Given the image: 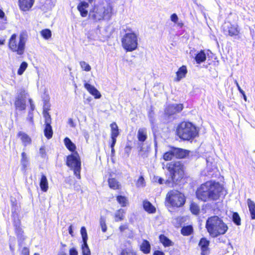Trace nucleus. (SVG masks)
Here are the masks:
<instances>
[{"instance_id": "nucleus-44", "label": "nucleus", "mask_w": 255, "mask_h": 255, "mask_svg": "<svg viewBox=\"0 0 255 255\" xmlns=\"http://www.w3.org/2000/svg\"><path fill=\"white\" fill-rule=\"evenodd\" d=\"M81 234L83 242H87L88 240V235L87 233V231L85 227H82L81 229Z\"/></svg>"}, {"instance_id": "nucleus-23", "label": "nucleus", "mask_w": 255, "mask_h": 255, "mask_svg": "<svg viewBox=\"0 0 255 255\" xmlns=\"http://www.w3.org/2000/svg\"><path fill=\"white\" fill-rule=\"evenodd\" d=\"M147 137V130L145 128H140L137 131V138L139 141L144 142Z\"/></svg>"}, {"instance_id": "nucleus-57", "label": "nucleus", "mask_w": 255, "mask_h": 255, "mask_svg": "<svg viewBox=\"0 0 255 255\" xmlns=\"http://www.w3.org/2000/svg\"><path fill=\"white\" fill-rule=\"evenodd\" d=\"M127 229V225H121L119 227V229H120V231L122 232H123L124 231H125Z\"/></svg>"}, {"instance_id": "nucleus-53", "label": "nucleus", "mask_w": 255, "mask_h": 255, "mask_svg": "<svg viewBox=\"0 0 255 255\" xmlns=\"http://www.w3.org/2000/svg\"><path fill=\"white\" fill-rule=\"evenodd\" d=\"M69 255H78V252L75 248H72L69 251Z\"/></svg>"}, {"instance_id": "nucleus-59", "label": "nucleus", "mask_w": 255, "mask_h": 255, "mask_svg": "<svg viewBox=\"0 0 255 255\" xmlns=\"http://www.w3.org/2000/svg\"><path fill=\"white\" fill-rule=\"evenodd\" d=\"M73 227L72 225H70L68 228V231L69 234H70L72 236H73V232L72 230Z\"/></svg>"}, {"instance_id": "nucleus-24", "label": "nucleus", "mask_w": 255, "mask_h": 255, "mask_svg": "<svg viewBox=\"0 0 255 255\" xmlns=\"http://www.w3.org/2000/svg\"><path fill=\"white\" fill-rule=\"evenodd\" d=\"M143 207L144 209L149 213H154L155 212V208L147 200L143 201Z\"/></svg>"}, {"instance_id": "nucleus-31", "label": "nucleus", "mask_w": 255, "mask_h": 255, "mask_svg": "<svg viewBox=\"0 0 255 255\" xmlns=\"http://www.w3.org/2000/svg\"><path fill=\"white\" fill-rule=\"evenodd\" d=\"M196 62L198 64H200L206 59V54L203 50H201L195 56V58Z\"/></svg>"}, {"instance_id": "nucleus-30", "label": "nucleus", "mask_w": 255, "mask_h": 255, "mask_svg": "<svg viewBox=\"0 0 255 255\" xmlns=\"http://www.w3.org/2000/svg\"><path fill=\"white\" fill-rule=\"evenodd\" d=\"M125 212L124 209H120L115 213V221L120 222L124 220Z\"/></svg>"}, {"instance_id": "nucleus-34", "label": "nucleus", "mask_w": 255, "mask_h": 255, "mask_svg": "<svg viewBox=\"0 0 255 255\" xmlns=\"http://www.w3.org/2000/svg\"><path fill=\"white\" fill-rule=\"evenodd\" d=\"M117 200L122 207H126L128 204V200L124 196H118L117 197Z\"/></svg>"}, {"instance_id": "nucleus-50", "label": "nucleus", "mask_w": 255, "mask_h": 255, "mask_svg": "<svg viewBox=\"0 0 255 255\" xmlns=\"http://www.w3.org/2000/svg\"><path fill=\"white\" fill-rule=\"evenodd\" d=\"M39 154L42 157L44 158L45 157L46 151L45 149V147L44 146H42L40 148Z\"/></svg>"}, {"instance_id": "nucleus-43", "label": "nucleus", "mask_w": 255, "mask_h": 255, "mask_svg": "<svg viewBox=\"0 0 255 255\" xmlns=\"http://www.w3.org/2000/svg\"><path fill=\"white\" fill-rule=\"evenodd\" d=\"M100 226L103 232H106L107 231V226L106 224V218L104 217L101 216L100 220Z\"/></svg>"}, {"instance_id": "nucleus-58", "label": "nucleus", "mask_w": 255, "mask_h": 255, "mask_svg": "<svg viewBox=\"0 0 255 255\" xmlns=\"http://www.w3.org/2000/svg\"><path fill=\"white\" fill-rule=\"evenodd\" d=\"M27 120L29 121L30 123L32 124L33 123V116H28L27 118Z\"/></svg>"}, {"instance_id": "nucleus-35", "label": "nucleus", "mask_w": 255, "mask_h": 255, "mask_svg": "<svg viewBox=\"0 0 255 255\" xmlns=\"http://www.w3.org/2000/svg\"><path fill=\"white\" fill-rule=\"evenodd\" d=\"M81 248L83 255H91V252L87 244V242H83Z\"/></svg>"}, {"instance_id": "nucleus-60", "label": "nucleus", "mask_w": 255, "mask_h": 255, "mask_svg": "<svg viewBox=\"0 0 255 255\" xmlns=\"http://www.w3.org/2000/svg\"><path fill=\"white\" fill-rule=\"evenodd\" d=\"M153 117H154V114L153 111L151 110L148 113V118H150Z\"/></svg>"}, {"instance_id": "nucleus-9", "label": "nucleus", "mask_w": 255, "mask_h": 255, "mask_svg": "<svg viewBox=\"0 0 255 255\" xmlns=\"http://www.w3.org/2000/svg\"><path fill=\"white\" fill-rule=\"evenodd\" d=\"M67 165L73 170L74 175L77 178L80 179L81 161L77 152L67 157Z\"/></svg>"}, {"instance_id": "nucleus-1", "label": "nucleus", "mask_w": 255, "mask_h": 255, "mask_svg": "<svg viewBox=\"0 0 255 255\" xmlns=\"http://www.w3.org/2000/svg\"><path fill=\"white\" fill-rule=\"evenodd\" d=\"M222 190L223 187L219 182L209 181L198 188L196 195L198 199L204 202L216 201L219 198Z\"/></svg>"}, {"instance_id": "nucleus-6", "label": "nucleus", "mask_w": 255, "mask_h": 255, "mask_svg": "<svg viewBox=\"0 0 255 255\" xmlns=\"http://www.w3.org/2000/svg\"><path fill=\"white\" fill-rule=\"evenodd\" d=\"M177 135L184 140H190L198 135L196 128L190 122H182L176 129Z\"/></svg>"}, {"instance_id": "nucleus-63", "label": "nucleus", "mask_w": 255, "mask_h": 255, "mask_svg": "<svg viewBox=\"0 0 255 255\" xmlns=\"http://www.w3.org/2000/svg\"><path fill=\"white\" fill-rule=\"evenodd\" d=\"M115 145V144H112V142H111V152H112V154H114L115 153V149H114V146Z\"/></svg>"}, {"instance_id": "nucleus-39", "label": "nucleus", "mask_w": 255, "mask_h": 255, "mask_svg": "<svg viewBox=\"0 0 255 255\" xmlns=\"http://www.w3.org/2000/svg\"><path fill=\"white\" fill-rule=\"evenodd\" d=\"M190 209L191 212L195 215H197L199 213V207L195 203H192L190 205Z\"/></svg>"}, {"instance_id": "nucleus-45", "label": "nucleus", "mask_w": 255, "mask_h": 255, "mask_svg": "<svg viewBox=\"0 0 255 255\" xmlns=\"http://www.w3.org/2000/svg\"><path fill=\"white\" fill-rule=\"evenodd\" d=\"M80 65L81 68L86 71H90L91 69V66L85 61H81Z\"/></svg>"}, {"instance_id": "nucleus-29", "label": "nucleus", "mask_w": 255, "mask_h": 255, "mask_svg": "<svg viewBox=\"0 0 255 255\" xmlns=\"http://www.w3.org/2000/svg\"><path fill=\"white\" fill-rule=\"evenodd\" d=\"M159 240L164 247H170L173 245V243L163 235L159 236Z\"/></svg>"}, {"instance_id": "nucleus-47", "label": "nucleus", "mask_w": 255, "mask_h": 255, "mask_svg": "<svg viewBox=\"0 0 255 255\" xmlns=\"http://www.w3.org/2000/svg\"><path fill=\"white\" fill-rule=\"evenodd\" d=\"M136 185L138 187H143L145 185L144 179L143 176H140L137 180Z\"/></svg>"}, {"instance_id": "nucleus-13", "label": "nucleus", "mask_w": 255, "mask_h": 255, "mask_svg": "<svg viewBox=\"0 0 255 255\" xmlns=\"http://www.w3.org/2000/svg\"><path fill=\"white\" fill-rule=\"evenodd\" d=\"M96 0H83L81 1L77 6L78 10L80 11L82 16L86 17L88 14V10L87 8L88 7V3L87 2L91 3L93 1Z\"/></svg>"}, {"instance_id": "nucleus-10", "label": "nucleus", "mask_w": 255, "mask_h": 255, "mask_svg": "<svg viewBox=\"0 0 255 255\" xmlns=\"http://www.w3.org/2000/svg\"><path fill=\"white\" fill-rule=\"evenodd\" d=\"M223 29L225 34L231 36L238 35L239 33L238 26L230 23H225L223 26Z\"/></svg>"}, {"instance_id": "nucleus-16", "label": "nucleus", "mask_w": 255, "mask_h": 255, "mask_svg": "<svg viewBox=\"0 0 255 255\" xmlns=\"http://www.w3.org/2000/svg\"><path fill=\"white\" fill-rule=\"evenodd\" d=\"M34 0H19L20 9L23 11L28 10L33 5Z\"/></svg>"}, {"instance_id": "nucleus-28", "label": "nucleus", "mask_w": 255, "mask_h": 255, "mask_svg": "<svg viewBox=\"0 0 255 255\" xmlns=\"http://www.w3.org/2000/svg\"><path fill=\"white\" fill-rule=\"evenodd\" d=\"M45 128L44 130V135L48 139H50L52 137L53 130L51 124H45Z\"/></svg>"}, {"instance_id": "nucleus-33", "label": "nucleus", "mask_w": 255, "mask_h": 255, "mask_svg": "<svg viewBox=\"0 0 255 255\" xmlns=\"http://www.w3.org/2000/svg\"><path fill=\"white\" fill-rule=\"evenodd\" d=\"M28 163V158L27 157L26 154L23 152L21 153V164L24 169H22L23 170H26L25 169Z\"/></svg>"}, {"instance_id": "nucleus-61", "label": "nucleus", "mask_w": 255, "mask_h": 255, "mask_svg": "<svg viewBox=\"0 0 255 255\" xmlns=\"http://www.w3.org/2000/svg\"><path fill=\"white\" fill-rule=\"evenodd\" d=\"M68 124L72 127H74L75 125L73 122V121L72 119H69L68 120Z\"/></svg>"}, {"instance_id": "nucleus-62", "label": "nucleus", "mask_w": 255, "mask_h": 255, "mask_svg": "<svg viewBox=\"0 0 255 255\" xmlns=\"http://www.w3.org/2000/svg\"><path fill=\"white\" fill-rule=\"evenodd\" d=\"M149 121H150V123L151 124V125L152 126H153V125H154V122H155L154 117L149 118Z\"/></svg>"}, {"instance_id": "nucleus-55", "label": "nucleus", "mask_w": 255, "mask_h": 255, "mask_svg": "<svg viewBox=\"0 0 255 255\" xmlns=\"http://www.w3.org/2000/svg\"><path fill=\"white\" fill-rule=\"evenodd\" d=\"M236 85L238 88V90L239 91L240 93L241 94H244V91L241 89V87L240 86L239 83L237 81H235Z\"/></svg>"}, {"instance_id": "nucleus-26", "label": "nucleus", "mask_w": 255, "mask_h": 255, "mask_svg": "<svg viewBox=\"0 0 255 255\" xmlns=\"http://www.w3.org/2000/svg\"><path fill=\"white\" fill-rule=\"evenodd\" d=\"M140 250L145 254H148L150 252L151 246L148 241L143 240L140 245Z\"/></svg>"}, {"instance_id": "nucleus-3", "label": "nucleus", "mask_w": 255, "mask_h": 255, "mask_svg": "<svg viewBox=\"0 0 255 255\" xmlns=\"http://www.w3.org/2000/svg\"><path fill=\"white\" fill-rule=\"evenodd\" d=\"M206 228L209 235L213 238L225 234L228 229L227 225L217 216L208 218L206 222Z\"/></svg>"}, {"instance_id": "nucleus-25", "label": "nucleus", "mask_w": 255, "mask_h": 255, "mask_svg": "<svg viewBox=\"0 0 255 255\" xmlns=\"http://www.w3.org/2000/svg\"><path fill=\"white\" fill-rule=\"evenodd\" d=\"M7 23V17L3 10L0 8V30L5 29Z\"/></svg>"}, {"instance_id": "nucleus-17", "label": "nucleus", "mask_w": 255, "mask_h": 255, "mask_svg": "<svg viewBox=\"0 0 255 255\" xmlns=\"http://www.w3.org/2000/svg\"><path fill=\"white\" fill-rule=\"evenodd\" d=\"M172 149L174 157L176 158H183L189 154V151L187 150L175 147H173Z\"/></svg>"}, {"instance_id": "nucleus-51", "label": "nucleus", "mask_w": 255, "mask_h": 255, "mask_svg": "<svg viewBox=\"0 0 255 255\" xmlns=\"http://www.w3.org/2000/svg\"><path fill=\"white\" fill-rule=\"evenodd\" d=\"M170 19L173 22L177 23L178 20V17L176 13H173L171 15Z\"/></svg>"}, {"instance_id": "nucleus-4", "label": "nucleus", "mask_w": 255, "mask_h": 255, "mask_svg": "<svg viewBox=\"0 0 255 255\" xmlns=\"http://www.w3.org/2000/svg\"><path fill=\"white\" fill-rule=\"evenodd\" d=\"M27 39V34L26 32H20L18 40L16 39V34H13L9 39L8 47L13 52L22 55L25 51Z\"/></svg>"}, {"instance_id": "nucleus-27", "label": "nucleus", "mask_w": 255, "mask_h": 255, "mask_svg": "<svg viewBox=\"0 0 255 255\" xmlns=\"http://www.w3.org/2000/svg\"><path fill=\"white\" fill-rule=\"evenodd\" d=\"M247 204L252 219H255V203L250 199H248L247 200Z\"/></svg>"}, {"instance_id": "nucleus-14", "label": "nucleus", "mask_w": 255, "mask_h": 255, "mask_svg": "<svg viewBox=\"0 0 255 255\" xmlns=\"http://www.w3.org/2000/svg\"><path fill=\"white\" fill-rule=\"evenodd\" d=\"M209 241L206 238H203L200 240L199 243V246L201 250V255H208L209 254Z\"/></svg>"}, {"instance_id": "nucleus-12", "label": "nucleus", "mask_w": 255, "mask_h": 255, "mask_svg": "<svg viewBox=\"0 0 255 255\" xmlns=\"http://www.w3.org/2000/svg\"><path fill=\"white\" fill-rule=\"evenodd\" d=\"M14 105L16 110L23 111L26 109V100L22 94L16 97Z\"/></svg>"}, {"instance_id": "nucleus-37", "label": "nucleus", "mask_w": 255, "mask_h": 255, "mask_svg": "<svg viewBox=\"0 0 255 255\" xmlns=\"http://www.w3.org/2000/svg\"><path fill=\"white\" fill-rule=\"evenodd\" d=\"M109 185L111 188L113 189H118L119 184L118 182L115 178H110L108 180Z\"/></svg>"}, {"instance_id": "nucleus-21", "label": "nucleus", "mask_w": 255, "mask_h": 255, "mask_svg": "<svg viewBox=\"0 0 255 255\" xmlns=\"http://www.w3.org/2000/svg\"><path fill=\"white\" fill-rule=\"evenodd\" d=\"M40 187L41 190L43 192H46L48 189V183L46 176L42 174L40 180Z\"/></svg>"}, {"instance_id": "nucleus-64", "label": "nucleus", "mask_w": 255, "mask_h": 255, "mask_svg": "<svg viewBox=\"0 0 255 255\" xmlns=\"http://www.w3.org/2000/svg\"><path fill=\"white\" fill-rule=\"evenodd\" d=\"M163 181H164V180L162 178H160L158 179V183H160V184H163Z\"/></svg>"}, {"instance_id": "nucleus-36", "label": "nucleus", "mask_w": 255, "mask_h": 255, "mask_svg": "<svg viewBox=\"0 0 255 255\" xmlns=\"http://www.w3.org/2000/svg\"><path fill=\"white\" fill-rule=\"evenodd\" d=\"M181 234L184 236L190 235L193 232V228L191 226L184 227L181 229Z\"/></svg>"}, {"instance_id": "nucleus-52", "label": "nucleus", "mask_w": 255, "mask_h": 255, "mask_svg": "<svg viewBox=\"0 0 255 255\" xmlns=\"http://www.w3.org/2000/svg\"><path fill=\"white\" fill-rule=\"evenodd\" d=\"M21 255H29V250L27 248H23L22 250Z\"/></svg>"}, {"instance_id": "nucleus-7", "label": "nucleus", "mask_w": 255, "mask_h": 255, "mask_svg": "<svg viewBox=\"0 0 255 255\" xmlns=\"http://www.w3.org/2000/svg\"><path fill=\"white\" fill-rule=\"evenodd\" d=\"M171 178L173 182H176L181 179L183 175V167L181 162L179 161H173L166 164Z\"/></svg>"}, {"instance_id": "nucleus-46", "label": "nucleus", "mask_w": 255, "mask_h": 255, "mask_svg": "<svg viewBox=\"0 0 255 255\" xmlns=\"http://www.w3.org/2000/svg\"><path fill=\"white\" fill-rule=\"evenodd\" d=\"M121 255H136V254L132 250L126 249L122 251Z\"/></svg>"}, {"instance_id": "nucleus-18", "label": "nucleus", "mask_w": 255, "mask_h": 255, "mask_svg": "<svg viewBox=\"0 0 255 255\" xmlns=\"http://www.w3.org/2000/svg\"><path fill=\"white\" fill-rule=\"evenodd\" d=\"M84 87L91 95L95 97V98L99 99L101 98V95L100 93L94 86L87 83H85Z\"/></svg>"}, {"instance_id": "nucleus-32", "label": "nucleus", "mask_w": 255, "mask_h": 255, "mask_svg": "<svg viewBox=\"0 0 255 255\" xmlns=\"http://www.w3.org/2000/svg\"><path fill=\"white\" fill-rule=\"evenodd\" d=\"M66 147L71 151H74L76 149L75 145L72 142L70 138L65 137L64 140Z\"/></svg>"}, {"instance_id": "nucleus-56", "label": "nucleus", "mask_w": 255, "mask_h": 255, "mask_svg": "<svg viewBox=\"0 0 255 255\" xmlns=\"http://www.w3.org/2000/svg\"><path fill=\"white\" fill-rule=\"evenodd\" d=\"M153 255H165L164 253L160 251H155L154 252Z\"/></svg>"}, {"instance_id": "nucleus-40", "label": "nucleus", "mask_w": 255, "mask_h": 255, "mask_svg": "<svg viewBox=\"0 0 255 255\" xmlns=\"http://www.w3.org/2000/svg\"><path fill=\"white\" fill-rule=\"evenodd\" d=\"M232 220L236 225L239 226L241 225V218L238 213H233L232 215Z\"/></svg>"}, {"instance_id": "nucleus-49", "label": "nucleus", "mask_w": 255, "mask_h": 255, "mask_svg": "<svg viewBox=\"0 0 255 255\" xmlns=\"http://www.w3.org/2000/svg\"><path fill=\"white\" fill-rule=\"evenodd\" d=\"M44 117L45 118V124H51V120L50 115L47 113H45Z\"/></svg>"}, {"instance_id": "nucleus-15", "label": "nucleus", "mask_w": 255, "mask_h": 255, "mask_svg": "<svg viewBox=\"0 0 255 255\" xmlns=\"http://www.w3.org/2000/svg\"><path fill=\"white\" fill-rule=\"evenodd\" d=\"M111 128V137L112 144H115L117 141V137L119 136L120 132L119 128L115 122L112 123L110 125Z\"/></svg>"}, {"instance_id": "nucleus-5", "label": "nucleus", "mask_w": 255, "mask_h": 255, "mask_svg": "<svg viewBox=\"0 0 255 255\" xmlns=\"http://www.w3.org/2000/svg\"><path fill=\"white\" fill-rule=\"evenodd\" d=\"M138 33L131 29L125 30V33L121 39L123 48L127 52L135 50L138 46Z\"/></svg>"}, {"instance_id": "nucleus-22", "label": "nucleus", "mask_w": 255, "mask_h": 255, "mask_svg": "<svg viewBox=\"0 0 255 255\" xmlns=\"http://www.w3.org/2000/svg\"><path fill=\"white\" fill-rule=\"evenodd\" d=\"M187 73V70L185 66H182L180 67L176 72L177 78L176 81H180L183 78L185 77Z\"/></svg>"}, {"instance_id": "nucleus-48", "label": "nucleus", "mask_w": 255, "mask_h": 255, "mask_svg": "<svg viewBox=\"0 0 255 255\" xmlns=\"http://www.w3.org/2000/svg\"><path fill=\"white\" fill-rule=\"evenodd\" d=\"M13 225L14 229L21 227L20 220L18 218H16L14 217L13 222Z\"/></svg>"}, {"instance_id": "nucleus-2", "label": "nucleus", "mask_w": 255, "mask_h": 255, "mask_svg": "<svg viewBox=\"0 0 255 255\" xmlns=\"http://www.w3.org/2000/svg\"><path fill=\"white\" fill-rule=\"evenodd\" d=\"M113 14V7L112 4L107 1L95 4L90 9L89 17L94 21L101 20H110Z\"/></svg>"}, {"instance_id": "nucleus-11", "label": "nucleus", "mask_w": 255, "mask_h": 255, "mask_svg": "<svg viewBox=\"0 0 255 255\" xmlns=\"http://www.w3.org/2000/svg\"><path fill=\"white\" fill-rule=\"evenodd\" d=\"M183 108L182 104H171L168 106L165 112L166 114L171 116L181 112Z\"/></svg>"}, {"instance_id": "nucleus-19", "label": "nucleus", "mask_w": 255, "mask_h": 255, "mask_svg": "<svg viewBox=\"0 0 255 255\" xmlns=\"http://www.w3.org/2000/svg\"><path fill=\"white\" fill-rule=\"evenodd\" d=\"M17 136L20 138L23 146H27L31 143V138L30 137L23 131H19Z\"/></svg>"}, {"instance_id": "nucleus-41", "label": "nucleus", "mask_w": 255, "mask_h": 255, "mask_svg": "<svg viewBox=\"0 0 255 255\" xmlns=\"http://www.w3.org/2000/svg\"><path fill=\"white\" fill-rule=\"evenodd\" d=\"M27 66L28 64L26 62H22L20 64L19 69H18L17 74L19 75H22L27 68Z\"/></svg>"}, {"instance_id": "nucleus-38", "label": "nucleus", "mask_w": 255, "mask_h": 255, "mask_svg": "<svg viewBox=\"0 0 255 255\" xmlns=\"http://www.w3.org/2000/svg\"><path fill=\"white\" fill-rule=\"evenodd\" d=\"M173 157H174V153H173V152L172 148L169 151H167V152H165L163 154V159L165 161L170 160H171L173 158Z\"/></svg>"}, {"instance_id": "nucleus-8", "label": "nucleus", "mask_w": 255, "mask_h": 255, "mask_svg": "<svg viewBox=\"0 0 255 255\" xmlns=\"http://www.w3.org/2000/svg\"><path fill=\"white\" fill-rule=\"evenodd\" d=\"M166 201L172 207H180L184 204L185 199L184 196L180 192L171 190L167 194Z\"/></svg>"}, {"instance_id": "nucleus-20", "label": "nucleus", "mask_w": 255, "mask_h": 255, "mask_svg": "<svg viewBox=\"0 0 255 255\" xmlns=\"http://www.w3.org/2000/svg\"><path fill=\"white\" fill-rule=\"evenodd\" d=\"M14 232L18 239L19 244H21L25 240L26 237L24 235V232L21 227L14 229Z\"/></svg>"}, {"instance_id": "nucleus-54", "label": "nucleus", "mask_w": 255, "mask_h": 255, "mask_svg": "<svg viewBox=\"0 0 255 255\" xmlns=\"http://www.w3.org/2000/svg\"><path fill=\"white\" fill-rule=\"evenodd\" d=\"M29 104H30V111H33L34 110V109H35V106L33 103V101L32 100V99H29Z\"/></svg>"}, {"instance_id": "nucleus-42", "label": "nucleus", "mask_w": 255, "mask_h": 255, "mask_svg": "<svg viewBox=\"0 0 255 255\" xmlns=\"http://www.w3.org/2000/svg\"><path fill=\"white\" fill-rule=\"evenodd\" d=\"M41 34L45 39H48L51 36V32L48 29H45L41 31Z\"/></svg>"}]
</instances>
